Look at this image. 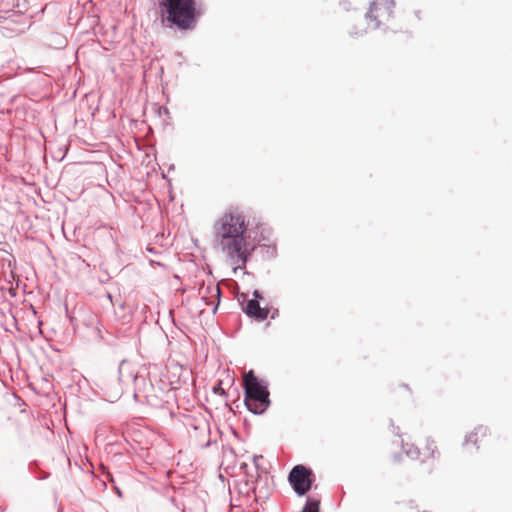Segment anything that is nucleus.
I'll return each mask as SVG.
<instances>
[{
    "mask_svg": "<svg viewBox=\"0 0 512 512\" xmlns=\"http://www.w3.org/2000/svg\"><path fill=\"white\" fill-rule=\"evenodd\" d=\"M247 228L246 217L234 208L225 211L213 224L215 238L235 269L245 267L251 254L244 238Z\"/></svg>",
    "mask_w": 512,
    "mask_h": 512,
    "instance_id": "f257e3e1",
    "label": "nucleus"
},
{
    "mask_svg": "<svg viewBox=\"0 0 512 512\" xmlns=\"http://www.w3.org/2000/svg\"><path fill=\"white\" fill-rule=\"evenodd\" d=\"M159 10L163 23L180 30L193 29L200 16L196 0H160Z\"/></svg>",
    "mask_w": 512,
    "mask_h": 512,
    "instance_id": "f03ea898",
    "label": "nucleus"
},
{
    "mask_svg": "<svg viewBox=\"0 0 512 512\" xmlns=\"http://www.w3.org/2000/svg\"><path fill=\"white\" fill-rule=\"evenodd\" d=\"M245 405L254 414H262L270 405L269 392L253 371L244 374Z\"/></svg>",
    "mask_w": 512,
    "mask_h": 512,
    "instance_id": "7ed1b4c3",
    "label": "nucleus"
},
{
    "mask_svg": "<svg viewBox=\"0 0 512 512\" xmlns=\"http://www.w3.org/2000/svg\"><path fill=\"white\" fill-rule=\"evenodd\" d=\"M138 377L136 366L128 361H122L118 369L117 379L105 383L104 389L111 398H119L125 390L131 388Z\"/></svg>",
    "mask_w": 512,
    "mask_h": 512,
    "instance_id": "20e7f679",
    "label": "nucleus"
},
{
    "mask_svg": "<svg viewBox=\"0 0 512 512\" xmlns=\"http://www.w3.org/2000/svg\"><path fill=\"white\" fill-rule=\"evenodd\" d=\"M395 8L394 0H375L366 14L368 25L376 29L389 21Z\"/></svg>",
    "mask_w": 512,
    "mask_h": 512,
    "instance_id": "39448f33",
    "label": "nucleus"
},
{
    "mask_svg": "<svg viewBox=\"0 0 512 512\" xmlns=\"http://www.w3.org/2000/svg\"><path fill=\"white\" fill-rule=\"evenodd\" d=\"M312 476L310 469L303 465H297L289 473V482L298 495H304L311 488Z\"/></svg>",
    "mask_w": 512,
    "mask_h": 512,
    "instance_id": "423d86ee",
    "label": "nucleus"
},
{
    "mask_svg": "<svg viewBox=\"0 0 512 512\" xmlns=\"http://www.w3.org/2000/svg\"><path fill=\"white\" fill-rule=\"evenodd\" d=\"M403 451L408 456H422V461L427 459H434L439 456L440 452L437 448L436 442L433 439L426 438L422 447L418 449L414 444L405 442L402 444Z\"/></svg>",
    "mask_w": 512,
    "mask_h": 512,
    "instance_id": "0eeeda50",
    "label": "nucleus"
},
{
    "mask_svg": "<svg viewBox=\"0 0 512 512\" xmlns=\"http://www.w3.org/2000/svg\"><path fill=\"white\" fill-rule=\"evenodd\" d=\"M245 312L248 316L257 320H265L269 314V310L261 308L259 302L255 299H251L247 302Z\"/></svg>",
    "mask_w": 512,
    "mask_h": 512,
    "instance_id": "6e6552de",
    "label": "nucleus"
},
{
    "mask_svg": "<svg viewBox=\"0 0 512 512\" xmlns=\"http://www.w3.org/2000/svg\"><path fill=\"white\" fill-rule=\"evenodd\" d=\"M487 433H488V429L486 427L479 426V427L475 428L474 431L470 432L466 436V442L476 445L478 443L479 437H482V438L486 437Z\"/></svg>",
    "mask_w": 512,
    "mask_h": 512,
    "instance_id": "1a4fd4ad",
    "label": "nucleus"
},
{
    "mask_svg": "<svg viewBox=\"0 0 512 512\" xmlns=\"http://www.w3.org/2000/svg\"><path fill=\"white\" fill-rule=\"evenodd\" d=\"M302 512H319V501L308 500Z\"/></svg>",
    "mask_w": 512,
    "mask_h": 512,
    "instance_id": "9d476101",
    "label": "nucleus"
},
{
    "mask_svg": "<svg viewBox=\"0 0 512 512\" xmlns=\"http://www.w3.org/2000/svg\"><path fill=\"white\" fill-rule=\"evenodd\" d=\"M213 391L216 394H220V395L225 394L224 389L222 388L221 381L216 386L213 387Z\"/></svg>",
    "mask_w": 512,
    "mask_h": 512,
    "instance_id": "9b49d317",
    "label": "nucleus"
},
{
    "mask_svg": "<svg viewBox=\"0 0 512 512\" xmlns=\"http://www.w3.org/2000/svg\"><path fill=\"white\" fill-rule=\"evenodd\" d=\"M211 292L213 293V295H215L216 297H219L220 295V288L218 286H215L211 289Z\"/></svg>",
    "mask_w": 512,
    "mask_h": 512,
    "instance_id": "f8f14e48",
    "label": "nucleus"
},
{
    "mask_svg": "<svg viewBox=\"0 0 512 512\" xmlns=\"http://www.w3.org/2000/svg\"><path fill=\"white\" fill-rule=\"evenodd\" d=\"M399 388H400L401 390H403V391L410 392V389H409V387H408L406 384L401 385Z\"/></svg>",
    "mask_w": 512,
    "mask_h": 512,
    "instance_id": "ddd939ff",
    "label": "nucleus"
},
{
    "mask_svg": "<svg viewBox=\"0 0 512 512\" xmlns=\"http://www.w3.org/2000/svg\"><path fill=\"white\" fill-rule=\"evenodd\" d=\"M173 368H174L175 370H181V367H179L178 365H174V366H173Z\"/></svg>",
    "mask_w": 512,
    "mask_h": 512,
    "instance_id": "4468645a",
    "label": "nucleus"
}]
</instances>
